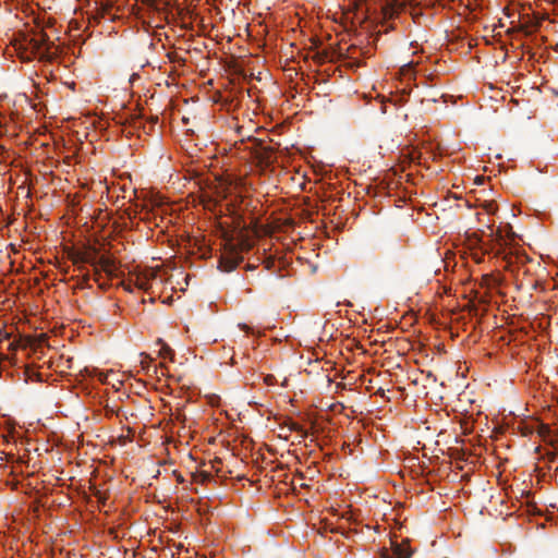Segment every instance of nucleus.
Returning <instances> with one entry per match:
<instances>
[{
    "instance_id": "obj_5",
    "label": "nucleus",
    "mask_w": 558,
    "mask_h": 558,
    "mask_svg": "<svg viewBox=\"0 0 558 558\" xmlns=\"http://www.w3.org/2000/svg\"><path fill=\"white\" fill-rule=\"evenodd\" d=\"M241 262L242 257L240 256H223L219 262V268L222 271L230 272L235 269Z\"/></svg>"
},
{
    "instance_id": "obj_18",
    "label": "nucleus",
    "mask_w": 558,
    "mask_h": 558,
    "mask_svg": "<svg viewBox=\"0 0 558 558\" xmlns=\"http://www.w3.org/2000/svg\"><path fill=\"white\" fill-rule=\"evenodd\" d=\"M411 15L416 16V15H418V13H416V12L413 10V11H411Z\"/></svg>"
},
{
    "instance_id": "obj_14",
    "label": "nucleus",
    "mask_w": 558,
    "mask_h": 558,
    "mask_svg": "<svg viewBox=\"0 0 558 558\" xmlns=\"http://www.w3.org/2000/svg\"><path fill=\"white\" fill-rule=\"evenodd\" d=\"M9 335L0 329V342L8 339Z\"/></svg>"
},
{
    "instance_id": "obj_8",
    "label": "nucleus",
    "mask_w": 558,
    "mask_h": 558,
    "mask_svg": "<svg viewBox=\"0 0 558 558\" xmlns=\"http://www.w3.org/2000/svg\"><path fill=\"white\" fill-rule=\"evenodd\" d=\"M101 269H99L97 266L94 267V280L98 283L100 288H105V283L101 282Z\"/></svg>"
},
{
    "instance_id": "obj_12",
    "label": "nucleus",
    "mask_w": 558,
    "mask_h": 558,
    "mask_svg": "<svg viewBox=\"0 0 558 558\" xmlns=\"http://www.w3.org/2000/svg\"><path fill=\"white\" fill-rule=\"evenodd\" d=\"M485 209L487 214H494L496 210V206L493 203H488L485 205Z\"/></svg>"
},
{
    "instance_id": "obj_4",
    "label": "nucleus",
    "mask_w": 558,
    "mask_h": 558,
    "mask_svg": "<svg viewBox=\"0 0 558 558\" xmlns=\"http://www.w3.org/2000/svg\"><path fill=\"white\" fill-rule=\"evenodd\" d=\"M82 262L84 263H87L89 264L90 266L93 267H98L99 269H101L109 278H112L116 275V270H117V267H116V263L113 259H111L110 257H107L105 255L100 256L98 259H96L95 257H90V256H83L81 258Z\"/></svg>"
},
{
    "instance_id": "obj_6",
    "label": "nucleus",
    "mask_w": 558,
    "mask_h": 558,
    "mask_svg": "<svg viewBox=\"0 0 558 558\" xmlns=\"http://www.w3.org/2000/svg\"><path fill=\"white\" fill-rule=\"evenodd\" d=\"M155 277L156 272L154 270H147L145 274L136 276L135 284L138 289L148 290L149 280Z\"/></svg>"
},
{
    "instance_id": "obj_15",
    "label": "nucleus",
    "mask_w": 558,
    "mask_h": 558,
    "mask_svg": "<svg viewBox=\"0 0 558 558\" xmlns=\"http://www.w3.org/2000/svg\"><path fill=\"white\" fill-rule=\"evenodd\" d=\"M548 456L551 461H554L557 457V454L555 452H550V453H548Z\"/></svg>"
},
{
    "instance_id": "obj_20",
    "label": "nucleus",
    "mask_w": 558,
    "mask_h": 558,
    "mask_svg": "<svg viewBox=\"0 0 558 558\" xmlns=\"http://www.w3.org/2000/svg\"><path fill=\"white\" fill-rule=\"evenodd\" d=\"M88 279H89V277H88V276H85V277H84V281H85V282H86V281H88Z\"/></svg>"
},
{
    "instance_id": "obj_17",
    "label": "nucleus",
    "mask_w": 558,
    "mask_h": 558,
    "mask_svg": "<svg viewBox=\"0 0 558 558\" xmlns=\"http://www.w3.org/2000/svg\"><path fill=\"white\" fill-rule=\"evenodd\" d=\"M203 477H204V480H208L210 477V475L205 473V474H203Z\"/></svg>"
},
{
    "instance_id": "obj_16",
    "label": "nucleus",
    "mask_w": 558,
    "mask_h": 558,
    "mask_svg": "<svg viewBox=\"0 0 558 558\" xmlns=\"http://www.w3.org/2000/svg\"><path fill=\"white\" fill-rule=\"evenodd\" d=\"M241 327L242 330H245V331H248V326L243 324V325H239Z\"/></svg>"
},
{
    "instance_id": "obj_3",
    "label": "nucleus",
    "mask_w": 558,
    "mask_h": 558,
    "mask_svg": "<svg viewBox=\"0 0 558 558\" xmlns=\"http://www.w3.org/2000/svg\"><path fill=\"white\" fill-rule=\"evenodd\" d=\"M391 548H383L380 550V558H410L413 550L409 546V539H403L401 543L390 541Z\"/></svg>"
},
{
    "instance_id": "obj_2",
    "label": "nucleus",
    "mask_w": 558,
    "mask_h": 558,
    "mask_svg": "<svg viewBox=\"0 0 558 558\" xmlns=\"http://www.w3.org/2000/svg\"><path fill=\"white\" fill-rule=\"evenodd\" d=\"M505 268L512 274H519L521 270L524 275L529 272V269L524 268L525 264L530 262V257L524 253L510 252L505 257Z\"/></svg>"
},
{
    "instance_id": "obj_19",
    "label": "nucleus",
    "mask_w": 558,
    "mask_h": 558,
    "mask_svg": "<svg viewBox=\"0 0 558 558\" xmlns=\"http://www.w3.org/2000/svg\"><path fill=\"white\" fill-rule=\"evenodd\" d=\"M298 428H299V427H298V425H296V424H293V425H292V429L296 430Z\"/></svg>"
},
{
    "instance_id": "obj_1",
    "label": "nucleus",
    "mask_w": 558,
    "mask_h": 558,
    "mask_svg": "<svg viewBox=\"0 0 558 558\" xmlns=\"http://www.w3.org/2000/svg\"><path fill=\"white\" fill-rule=\"evenodd\" d=\"M29 45L34 53L38 54L40 59L52 61L58 58L59 47H57L49 38V36L39 32L29 39Z\"/></svg>"
},
{
    "instance_id": "obj_11",
    "label": "nucleus",
    "mask_w": 558,
    "mask_h": 558,
    "mask_svg": "<svg viewBox=\"0 0 558 558\" xmlns=\"http://www.w3.org/2000/svg\"><path fill=\"white\" fill-rule=\"evenodd\" d=\"M149 361H150V359L147 355H145L144 360H142V362H141L142 367L144 369H146L147 372L149 371Z\"/></svg>"
},
{
    "instance_id": "obj_13",
    "label": "nucleus",
    "mask_w": 558,
    "mask_h": 558,
    "mask_svg": "<svg viewBox=\"0 0 558 558\" xmlns=\"http://www.w3.org/2000/svg\"><path fill=\"white\" fill-rule=\"evenodd\" d=\"M94 495H95V497L98 498L99 502L105 504L106 498H105V496L99 490L95 492Z\"/></svg>"
},
{
    "instance_id": "obj_10",
    "label": "nucleus",
    "mask_w": 558,
    "mask_h": 558,
    "mask_svg": "<svg viewBox=\"0 0 558 558\" xmlns=\"http://www.w3.org/2000/svg\"><path fill=\"white\" fill-rule=\"evenodd\" d=\"M264 380H265V383H266L267 385H269V386L275 385V384H276V381H277L276 377H275L274 375H271V374H268V375L265 377V379H264Z\"/></svg>"
},
{
    "instance_id": "obj_9",
    "label": "nucleus",
    "mask_w": 558,
    "mask_h": 558,
    "mask_svg": "<svg viewBox=\"0 0 558 558\" xmlns=\"http://www.w3.org/2000/svg\"><path fill=\"white\" fill-rule=\"evenodd\" d=\"M538 434L545 439L550 434V428L548 425H541Z\"/></svg>"
},
{
    "instance_id": "obj_7",
    "label": "nucleus",
    "mask_w": 558,
    "mask_h": 558,
    "mask_svg": "<svg viewBox=\"0 0 558 558\" xmlns=\"http://www.w3.org/2000/svg\"><path fill=\"white\" fill-rule=\"evenodd\" d=\"M158 342L161 344L159 356L162 359H170L172 361L174 355L173 350L167 343L162 342L161 339H159Z\"/></svg>"
}]
</instances>
